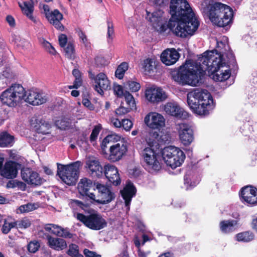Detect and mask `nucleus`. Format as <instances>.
Listing matches in <instances>:
<instances>
[{
	"label": "nucleus",
	"mask_w": 257,
	"mask_h": 257,
	"mask_svg": "<svg viewBox=\"0 0 257 257\" xmlns=\"http://www.w3.org/2000/svg\"><path fill=\"white\" fill-rule=\"evenodd\" d=\"M14 137L5 132L0 134V147H8L13 146Z\"/></svg>",
	"instance_id": "obj_33"
},
{
	"label": "nucleus",
	"mask_w": 257,
	"mask_h": 257,
	"mask_svg": "<svg viewBox=\"0 0 257 257\" xmlns=\"http://www.w3.org/2000/svg\"><path fill=\"white\" fill-rule=\"evenodd\" d=\"M157 13H153L152 14V17H150L149 21L152 23V25L158 24L159 22L161 17L157 16Z\"/></svg>",
	"instance_id": "obj_58"
},
{
	"label": "nucleus",
	"mask_w": 257,
	"mask_h": 257,
	"mask_svg": "<svg viewBox=\"0 0 257 257\" xmlns=\"http://www.w3.org/2000/svg\"><path fill=\"white\" fill-rule=\"evenodd\" d=\"M86 167L89 169V173L93 176L100 177L103 174V169L97 160H89L86 162Z\"/></svg>",
	"instance_id": "obj_27"
},
{
	"label": "nucleus",
	"mask_w": 257,
	"mask_h": 257,
	"mask_svg": "<svg viewBox=\"0 0 257 257\" xmlns=\"http://www.w3.org/2000/svg\"><path fill=\"white\" fill-rule=\"evenodd\" d=\"M101 130V126L100 124L94 126V128H93L90 136V141L91 143L93 144V145H94L93 143L95 142L97 139L98 136Z\"/></svg>",
	"instance_id": "obj_42"
},
{
	"label": "nucleus",
	"mask_w": 257,
	"mask_h": 257,
	"mask_svg": "<svg viewBox=\"0 0 257 257\" xmlns=\"http://www.w3.org/2000/svg\"><path fill=\"white\" fill-rule=\"evenodd\" d=\"M40 247L39 242L38 241L34 240L31 241L28 244V250L29 252L35 253L38 250Z\"/></svg>",
	"instance_id": "obj_46"
},
{
	"label": "nucleus",
	"mask_w": 257,
	"mask_h": 257,
	"mask_svg": "<svg viewBox=\"0 0 257 257\" xmlns=\"http://www.w3.org/2000/svg\"><path fill=\"white\" fill-rule=\"evenodd\" d=\"M18 223L19 228L26 229L29 227L31 225V222L30 219L26 217L21 220H18Z\"/></svg>",
	"instance_id": "obj_48"
},
{
	"label": "nucleus",
	"mask_w": 257,
	"mask_h": 257,
	"mask_svg": "<svg viewBox=\"0 0 257 257\" xmlns=\"http://www.w3.org/2000/svg\"><path fill=\"white\" fill-rule=\"evenodd\" d=\"M164 110L167 114L178 118L185 119L188 117V113L175 103H167L164 106Z\"/></svg>",
	"instance_id": "obj_23"
},
{
	"label": "nucleus",
	"mask_w": 257,
	"mask_h": 257,
	"mask_svg": "<svg viewBox=\"0 0 257 257\" xmlns=\"http://www.w3.org/2000/svg\"><path fill=\"white\" fill-rule=\"evenodd\" d=\"M132 109V107H130L128 106L127 107H125L124 106L120 105L118 108L116 109L115 112L116 115L121 116L129 112Z\"/></svg>",
	"instance_id": "obj_49"
},
{
	"label": "nucleus",
	"mask_w": 257,
	"mask_h": 257,
	"mask_svg": "<svg viewBox=\"0 0 257 257\" xmlns=\"http://www.w3.org/2000/svg\"><path fill=\"white\" fill-rule=\"evenodd\" d=\"M21 176L25 182L34 187L40 186L45 182V180L37 172L29 168L22 169Z\"/></svg>",
	"instance_id": "obj_16"
},
{
	"label": "nucleus",
	"mask_w": 257,
	"mask_h": 257,
	"mask_svg": "<svg viewBox=\"0 0 257 257\" xmlns=\"http://www.w3.org/2000/svg\"><path fill=\"white\" fill-rule=\"evenodd\" d=\"M83 253L86 257H101L100 254H97L95 251L90 250L88 249L85 248L83 250Z\"/></svg>",
	"instance_id": "obj_54"
},
{
	"label": "nucleus",
	"mask_w": 257,
	"mask_h": 257,
	"mask_svg": "<svg viewBox=\"0 0 257 257\" xmlns=\"http://www.w3.org/2000/svg\"><path fill=\"white\" fill-rule=\"evenodd\" d=\"M217 57H211L210 62L207 63L199 62L202 66H199V71L203 72V74L207 71L209 74L212 76V79L215 81L222 82L227 80L231 75V70L230 68H236L237 65L235 67H233L232 65H229L227 61H221L220 55L217 54L215 56Z\"/></svg>",
	"instance_id": "obj_5"
},
{
	"label": "nucleus",
	"mask_w": 257,
	"mask_h": 257,
	"mask_svg": "<svg viewBox=\"0 0 257 257\" xmlns=\"http://www.w3.org/2000/svg\"><path fill=\"white\" fill-rule=\"evenodd\" d=\"M82 104L89 109L92 110L94 108L93 104L91 101L87 98H84L82 100Z\"/></svg>",
	"instance_id": "obj_61"
},
{
	"label": "nucleus",
	"mask_w": 257,
	"mask_h": 257,
	"mask_svg": "<svg viewBox=\"0 0 257 257\" xmlns=\"http://www.w3.org/2000/svg\"><path fill=\"white\" fill-rule=\"evenodd\" d=\"M90 211H93L90 210L88 214L77 213L76 218L86 227L92 230H99L107 227V222L101 214L96 212L91 213Z\"/></svg>",
	"instance_id": "obj_10"
},
{
	"label": "nucleus",
	"mask_w": 257,
	"mask_h": 257,
	"mask_svg": "<svg viewBox=\"0 0 257 257\" xmlns=\"http://www.w3.org/2000/svg\"><path fill=\"white\" fill-rule=\"evenodd\" d=\"M24 96V88L20 84H15L3 91L0 99L3 104L10 107H15Z\"/></svg>",
	"instance_id": "obj_11"
},
{
	"label": "nucleus",
	"mask_w": 257,
	"mask_h": 257,
	"mask_svg": "<svg viewBox=\"0 0 257 257\" xmlns=\"http://www.w3.org/2000/svg\"><path fill=\"white\" fill-rule=\"evenodd\" d=\"M46 18L51 23L57 20H62L63 16L59 10L56 9L51 12V13Z\"/></svg>",
	"instance_id": "obj_40"
},
{
	"label": "nucleus",
	"mask_w": 257,
	"mask_h": 257,
	"mask_svg": "<svg viewBox=\"0 0 257 257\" xmlns=\"http://www.w3.org/2000/svg\"><path fill=\"white\" fill-rule=\"evenodd\" d=\"M6 21L11 27H14L16 25L15 20L14 17L11 15H8L6 17Z\"/></svg>",
	"instance_id": "obj_62"
},
{
	"label": "nucleus",
	"mask_w": 257,
	"mask_h": 257,
	"mask_svg": "<svg viewBox=\"0 0 257 257\" xmlns=\"http://www.w3.org/2000/svg\"><path fill=\"white\" fill-rule=\"evenodd\" d=\"M208 16L214 25L227 30L232 23L233 11L228 6L216 2L209 6Z\"/></svg>",
	"instance_id": "obj_6"
},
{
	"label": "nucleus",
	"mask_w": 257,
	"mask_h": 257,
	"mask_svg": "<svg viewBox=\"0 0 257 257\" xmlns=\"http://www.w3.org/2000/svg\"><path fill=\"white\" fill-rule=\"evenodd\" d=\"M121 137L115 134L108 135L102 140L100 147L104 157L111 162L120 160L127 152L124 142L120 141Z\"/></svg>",
	"instance_id": "obj_3"
},
{
	"label": "nucleus",
	"mask_w": 257,
	"mask_h": 257,
	"mask_svg": "<svg viewBox=\"0 0 257 257\" xmlns=\"http://www.w3.org/2000/svg\"><path fill=\"white\" fill-rule=\"evenodd\" d=\"M187 103L192 111L199 115H207L214 107L213 99L206 89H194L187 95Z\"/></svg>",
	"instance_id": "obj_2"
},
{
	"label": "nucleus",
	"mask_w": 257,
	"mask_h": 257,
	"mask_svg": "<svg viewBox=\"0 0 257 257\" xmlns=\"http://www.w3.org/2000/svg\"><path fill=\"white\" fill-rule=\"evenodd\" d=\"M217 54L220 55L221 61H227L229 65H232L233 67L236 66V61L235 55L232 50H230L228 44L222 41L217 42L216 49L203 53L199 57L200 62L207 63L210 62L211 57H216Z\"/></svg>",
	"instance_id": "obj_7"
},
{
	"label": "nucleus",
	"mask_w": 257,
	"mask_h": 257,
	"mask_svg": "<svg viewBox=\"0 0 257 257\" xmlns=\"http://www.w3.org/2000/svg\"><path fill=\"white\" fill-rule=\"evenodd\" d=\"M95 187L94 182L90 179L83 178L81 179L78 184V190L80 194L79 197L83 200L94 202V194L89 193L90 188Z\"/></svg>",
	"instance_id": "obj_15"
},
{
	"label": "nucleus",
	"mask_w": 257,
	"mask_h": 257,
	"mask_svg": "<svg viewBox=\"0 0 257 257\" xmlns=\"http://www.w3.org/2000/svg\"><path fill=\"white\" fill-rule=\"evenodd\" d=\"M123 96L128 107H132V109L136 107L135 98L129 92L125 91Z\"/></svg>",
	"instance_id": "obj_43"
},
{
	"label": "nucleus",
	"mask_w": 257,
	"mask_h": 257,
	"mask_svg": "<svg viewBox=\"0 0 257 257\" xmlns=\"http://www.w3.org/2000/svg\"><path fill=\"white\" fill-rule=\"evenodd\" d=\"M199 62V57L192 68L184 64L180 66L177 70L172 71V79L182 86H197L200 83L201 76L203 75V72L199 71V66H202Z\"/></svg>",
	"instance_id": "obj_4"
},
{
	"label": "nucleus",
	"mask_w": 257,
	"mask_h": 257,
	"mask_svg": "<svg viewBox=\"0 0 257 257\" xmlns=\"http://www.w3.org/2000/svg\"><path fill=\"white\" fill-rule=\"evenodd\" d=\"M89 78L95 82L94 90L101 95L104 94V91L110 89V82L106 75L102 72L99 73L96 75L92 72L91 70L88 71Z\"/></svg>",
	"instance_id": "obj_14"
},
{
	"label": "nucleus",
	"mask_w": 257,
	"mask_h": 257,
	"mask_svg": "<svg viewBox=\"0 0 257 257\" xmlns=\"http://www.w3.org/2000/svg\"><path fill=\"white\" fill-rule=\"evenodd\" d=\"M180 57V54L173 48H168L163 51L160 57L163 63L167 66H170L176 63Z\"/></svg>",
	"instance_id": "obj_24"
},
{
	"label": "nucleus",
	"mask_w": 257,
	"mask_h": 257,
	"mask_svg": "<svg viewBox=\"0 0 257 257\" xmlns=\"http://www.w3.org/2000/svg\"><path fill=\"white\" fill-rule=\"evenodd\" d=\"M148 146L144 148L141 153L143 159L144 165L146 170L149 172L158 171L161 168L160 153L161 151L159 148H156L153 144L147 141Z\"/></svg>",
	"instance_id": "obj_8"
},
{
	"label": "nucleus",
	"mask_w": 257,
	"mask_h": 257,
	"mask_svg": "<svg viewBox=\"0 0 257 257\" xmlns=\"http://www.w3.org/2000/svg\"><path fill=\"white\" fill-rule=\"evenodd\" d=\"M114 90L118 96L120 97L124 95V92L123 91V87L120 85L116 86L114 88Z\"/></svg>",
	"instance_id": "obj_59"
},
{
	"label": "nucleus",
	"mask_w": 257,
	"mask_h": 257,
	"mask_svg": "<svg viewBox=\"0 0 257 257\" xmlns=\"http://www.w3.org/2000/svg\"><path fill=\"white\" fill-rule=\"evenodd\" d=\"M84 202L77 200V199H70L69 202V206L73 210L74 213H77L78 211L87 210L89 206L93 204L94 202H90L86 200H83Z\"/></svg>",
	"instance_id": "obj_28"
},
{
	"label": "nucleus",
	"mask_w": 257,
	"mask_h": 257,
	"mask_svg": "<svg viewBox=\"0 0 257 257\" xmlns=\"http://www.w3.org/2000/svg\"><path fill=\"white\" fill-rule=\"evenodd\" d=\"M24 7L22 8V10L25 15L28 17L31 21L35 22V19L33 16L34 11V7L32 4H28L27 2L24 3Z\"/></svg>",
	"instance_id": "obj_37"
},
{
	"label": "nucleus",
	"mask_w": 257,
	"mask_h": 257,
	"mask_svg": "<svg viewBox=\"0 0 257 257\" xmlns=\"http://www.w3.org/2000/svg\"><path fill=\"white\" fill-rule=\"evenodd\" d=\"M23 99L33 105H40L46 101V98L41 93L33 90L24 91V96Z\"/></svg>",
	"instance_id": "obj_25"
},
{
	"label": "nucleus",
	"mask_w": 257,
	"mask_h": 257,
	"mask_svg": "<svg viewBox=\"0 0 257 257\" xmlns=\"http://www.w3.org/2000/svg\"><path fill=\"white\" fill-rule=\"evenodd\" d=\"M36 123L34 127L37 132L39 134H47L49 133V130L51 127V124L48 121L43 119L37 118L35 119Z\"/></svg>",
	"instance_id": "obj_32"
},
{
	"label": "nucleus",
	"mask_w": 257,
	"mask_h": 257,
	"mask_svg": "<svg viewBox=\"0 0 257 257\" xmlns=\"http://www.w3.org/2000/svg\"><path fill=\"white\" fill-rule=\"evenodd\" d=\"M59 44L61 48L65 47L68 44L67 37L65 34H61L58 38Z\"/></svg>",
	"instance_id": "obj_53"
},
{
	"label": "nucleus",
	"mask_w": 257,
	"mask_h": 257,
	"mask_svg": "<svg viewBox=\"0 0 257 257\" xmlns=\"http://www.w3.org/2000/svg\"><path fill=\"white\" fill-rule=\"evenodd\" d=\"M78 36L82 40L83 43H86L87 42V39L85 33L81 30H79L78 32Z\"/></svg>",
	"instance_id": "obj_64"
},
{
	"label": "nucleus",
	"mask_w": 257,
	"mask_h": 257,
	"mask_svg": "<svg viewBox=\"0 0 257 257\" xmlns=\"http://www.w3.org/2000/svg\"><path fill=\"white\" fill-rule=\"evenodd\" d=\"M19 166V164L15 161H7L1 170V175L9 179L15 178L18 174Z\"/></svg>",
	"instance_id": "obj_22"
},
{
	"label": "nucleus",
	"mask_w": 257,
	"mask_h": 257,
	"mask_svg": "<svg viewBox=\"0 0 257 257\" xmlns=\"http://www.w3.org/2000/svg\"><path fill=\"white\" fill-rule=\"evenodd\" d=\"M237 222L234 219L222 220L219 223L220 229L224 233H230L235 230Z\"/></svg>",
	"instance_id": "obj_31"
},
{
	"label": "nucleus",
	"mask_w": 257,
	"mask_h": 257,
	"mask_svg": "<svg viewBox=\"0 0 257 257\" xmlns=\"http://www.w3.org/2000/svg\"><path fill=\"white\" fill-rule=\"evenodd\" d=\"M53 227L56 229V231H52L53 234L64 238H71L73 237V234L67 229L63 228L56 225H53Z\"/></svg>",
	"instance_id": "obj_35"
},
{
	"label": "nucleus",
	"mask_w": 257,
	"mask_h": 257,
	"mask_svg": "<svg viewBox=\"0 0 257 257\" xmlns=\"http://www.w3.org/2000/svg\"><path fill=\"white\" fill-rule=\"evenodd\" d=\"M146 99L150 102L155 103L165 100L167 98L166 93L161 88L151 87L145 91Z\"/></svg>",
	"instance_id": "obj_20"
},
{
	"label": "nucleus",
	"mask_w": 257,
	"mask_h": 257,
	"mask_svg": "<svg viewBox=\"0 0 257 257\" xmlns=\"http://www.w3.org/2000/svg\"><path fill=\"white\" fill-rule=\"evenodd\" d=\"M161 155L166 165L172 169L179 167L185 159V155L179 148L170 146L161 150Z\"/></svg>",
	"instance_id": "obj_12"
},
{
	"label": "nucleus",
	"mask_w": 257,
	"mask_h": 257,
	"mask_svg": "<svg viewBox=\"0 0 257 257\" xmlns=\"http://www.w3.org/2000/svg\"><path fill=\"white\" fill-rule=\"evenodd\" d=\"M236 240L244 242H249L254 238V234L250 231H245L236 235Z\"/></svg>",
	"instance_id": "obj_34"
},
{
	"label": "nucleus",
	"mask_w": 257,
	"mask_h": 257,
	"mask_svg": "<svg viewBox=\"0 0 257 257\" xmlns=\"http://www.w3.org/2000/svg\"><path fill=\"white\" fill-rule=\"evenodd\" d=\"M184 185L185 186L186 189H189L193 188L196 186V184L194 182H192L191 179L188 175H185L184 177Z\"/></svg>",
	"instance_id": "obj_50"
},
{
	"label": "nucleus",
	"mask_w": 257,
	"mask_h": 257,
	"mask_svg": "<svg viewBox=\"0 0 257 257\" xmlns=\"http://www.w3.org/2000/svg\"><path fill=\"white\" fill-rule=\"evenodd\" d=\"M64 55L67 58L73 60L75 58V47L74 44L69 42L65 47H63Z\"/></svg>",
	"instance_id": "obj_36"
},
{
	"label": "nucleus",
	"mask_w": 257,
	"mask_h": 257,
	"mask_svg": "<svg viewBox=\"0 0 257 257\" xmlns=\"http://www.w3.org/2000/svg\"><path fill=\"white\" fill-rule=\"evenodd\" d=\"M133 126V122L128 119H122L121 126L126 131H129Z\"/></svg>",
	"instance_id": "obj_51"
},
{
	"label": "nucleus",
	"mask_w": 257,
	"mask_h": 257,
	"mask_svg": "<svg viewBox=\"0 0 257 257\" xmlns=\"http://www.w3.org/2000/svg\"><path fill=\"white\" fill-rule=\"evenodd\" d=\"M48 244L50 247L57 250H62L67 247L66 241L61 238H55L50 235L47 236Z\"/></svg>",
	"instance_id": "obj_30"
},
{
	"label": "nucleus",
	"mask_w": 257,
	"mask_h": 257,
	"mask_svg": "<svg viewBox=\"0 0 257 257\" xmlns=\"http://www.w3.org/2000/svg\"><path fill=\"white\" fill-rule=\"evenodd\" d=\"M144 122L148 127L154 130H160L165 125L163 116L155 112L148 113L144 118Z\"/></svg>",
	"instance_id": "obj_17"
},
{
	"label": "nucleus",
	"mask_w": 257,
	"mask_h": 257,
	"mask_svg": "<svg viewBox=\"0 0 257 257\" xmlns=\"http://www.w3.org/2000/svg\"><path fill=\"white\" fill-rule=\"evenodd\" d=\"M94 185L95 187L93 190L98 191L97 196L94 194V203L103 205L109 203L114 199L115 194L109 187L98 182H94Z\"/></svg>",
	"instance_id": "obj_13"
},
{
	"label": "nucleus",
	"mask_w": 257,
	"mask_h": 257,
	"mask_svg": "<svg viewBox=\"0 0 257 257\" xmlns=\"http://www.w3.org/2000/svg\"><path fill=\"white\" fill-rule=\"evenodd\" d=\"M136 188L133 184H127L123 189L121 191V195L124 200L125 205L130 209V205L132 197L136 194Z\"/></svg>",
	"instance_id": "obj_29"
},
{
	"label": "nucleus",
	"mask_w": 257,
	"mask_h": 257,
	"mask_svg": "<svg viewBox=\"0 0 257 257\" xmlns=\"http://www.w3.org/2000/svg\"><path fill=\"white\" fill-rule=\"evenodd\" d=\"M179 138L185 146L190 145L194 139V131L191 125L183 123L180 125Z\"/></svg>",
	"instance_id": "obj_18"
},
{
	"label": "nucleus",
	"mask_w": 257,
	"mask_h": 257,
	"mask_svg": "<svg viewBox=\"0 0 257 257\" xmlns=\"http://www.w3.org/2000/svg\"><path fill=\"white\" fill-rule=\"evenodd\" d=\"M153 63H154V62L150 58L146 59L144 61L143 68L146 74H150L153 72V70L155 67Z\"/></svg>",
	"instance_id": "obj_39"
},
{
	"label": "nucleus",
	"mask_w": 257,
	"mask_h": 257,
	"mask_svg": "<svg viewBox=\"0 0 257 257\" xmlns=\"http://www.w3.org/2000/svg\"><path fill=\"white\" fill-rule=\"evenodd\" d=\"M111 122L115 127L120 128L122 125V121H120L118 118H111Z\"/></svg>",
	"instance_id": "obj_60"
},
{
	"label": "nucleus",
	"mask_w": 257,
	"mask_h": 257,
	"mask_svg": "<svg viewBox=\"0 0 257 257\" xmlns=\"http://www.w3.org/2000/svg\"><path fill=\"white\" fill-rule=\"evenodd\" d=\"M103 174L108 181L114 186L120 184L121 179L117 168L114 165L107 164L104 166Z\"/></svg>",
	"instance_id": "obj_21"
},
{
	"label": "nucleus",
	"mask_w": 257,
	"mask_h": 257,
	"mask_svg": "<svg viewBox=\"0 0 257 257\" xmlns=\"http://www.w3.org/2000/svg\"><path fill=\"white\" fill-rule=\"evenodd\" d=\"M125 87L132 92L138 91L141 88V85L139 82L128 80L125 83Z\"/></svg>",
	"instance_id": "obj_41"
},
{
	"label": "nucleus",
	"mask_w": 257,
	"mask_h": 257,
	"mask_svg": "<svg viewBox=\"0 0 257 257\" xmlns=\"http://www.w3.org/2000/svg\"><path fill=\"white\" fill-rule=\"evenodd\" d=\"M61 20H57L51 23V24H53L56 29L60 31H63L64 30V26L61 23Z\"/></svg>",
	"instance_id": "obj_57"
},
{
	"label": "nucleus",
	"mask_w": 257,
	"mask_h": 257,
	"mask_svg": "<svg viewBox=\"0 0 257 257\" xmlns=\"http://www.w3.org/2000/svg\"><path fill=\"white\" fill-rule=\"evenodd\" d=\"M168 0H154V4L159 7H163L166 5Z\"/></svg>",
	"instance_id": "obj_63"
},
{
	"label": "nucleus",
	"mask_w": 257,
	"mask_h": 257,
	"mask_svg": "<svg viewBox=\"0 0 257 257\" xmlns=\"http://www.w3.org/2000/svg\"><path fill=\"white\" fill-rule=\"evenodd\" d=\"M150 138L149 142L155 147L159 148L161 145L164 144L169 141V136L162 132L152 131L150 133Z\"/></svg>",
	"instance_id": "obj_26"
},
{
	"label": "nucleus",
	"mask_w": 257,
	"mask_h": 257,
	"mask_svg": "<svg viewBox=\"0 0 257 257\" xmlns=\"http://www.w3.org/2000/svg\"><path fill=\"white\" fill-rule=\"evenodd\" d=\"M107 37L112 39V35L114 34V29L113 24L112 22L107 21Z\"/></svg>",
	"instance_id": "obj_56"
},
{
	"label": "nucleus",
	"mask_w": 257,
	"mask_h": 257,
	"mask_svg": "<svg viewBox=\"0 0 257 257\" xmlns=\"http://www.w3.org/2000/svg\"><path fill=\"white\" fill-rule=\"evenodd\" d=\"M22 185L25 186V184L21 181L16 180H10L7 184V187L8 188H14L16 186H21Z\"/></svg>",
	"instance_id": "obj_52"
},
{
	"label": "nucleus",
	"mask_w": 257,
	"mask_h": 257,
	"mask_svg": "<svg viewBox=\"0 0 257 257\" xmlns=\"http://www.w3.org/2000/svg\"><path fill=\"white\" fill-rule=\"evenodd\" d=\"M42 44L45 50L50 54L52 55H55L56 54V51L54 47L47 41L43 40Z\"/></svg>",
	"instance_id": "obj_47"
},
{
	"label": "nucleus",
	"mask_w": 257,
	"mask_h": 257,
	"mask_svg": "<svg viewBox=\"0 0 257 257\" xmlns=\"http://www.w3.org/2000/svg\"><path fill=\"white\" fill-rule=\"evenodd\" d=\"M81 162L76 161L66 165L57 163V175L68 185H74L78 179Z\"/></svg>",
	"instance_id": "obj_9"
},
{
	"label": "nucleus",
	"mask_w": 257,
	"mask_h": 257,
	"mask_svg": "<svg viewBox=\"0 0 257 257\" xmlns=\"http://www.w3.org/2000/svg\"><path fill=\"white\" fill-rule=\"evenodd\" d=\"M57 123L60 125V128L62 130H66L69 128L71 125L70 119L66 117H63L60 120H57Z\"/></svg>",
	"instance_id": "obj_45"
},
{
	"label": "nucleus",
	"mask_w": 257,
	"mask_h": 257,
	"mask_svg": "<svg viewBox=\"0 0 257 257\" xmlns=\"http://www.w3.org/2000/svg\"><path fill=\"white\" fill-rule=\"evenodd\" d=\"M67 253L70 256H78V255H82L79 253L78 246L74 243H71L69 246V249L67 251Z\"/></svg>",
	"instance_id": "obj_44"
},
{
	"label": "nucleus",
	"mask_w": 257,
	"mask_h": 257,
	"mask_svg": "<svg viewBox=\"0 0 257 257\" xmlns=\"http://www.w3.org/2000/svg\"><path fill=\"white\" fill-rule=\"evenodd\" d=\"M242 200L251 205L257 204V189L251 185L242 187L239 192Z\"/></svg>",
	"instance_id": "obj_19"
},
{
	"label": "nucleus",
	"mask_w": 257,
	"mask_h": 257,
	"mask_svg": "<svg viewBox=\"0 0 257 257\" xmlns=\"http://www.w3.org/2000/svg\"><path fill=\"white\" fill-rule=\"evenodd\" d=\"M11 230V227L7 219H5L4 221V224L2 227V232L5 234H8Z\"/></svg>",
	"instance_id": "obj_55"
},
{
	"label": "nucleus",
	"mask_w": 257,
	"mask_h": 257,
	"mask_svg": "<svg viewBox=\"0 0 257 257\" xmlns=\"http://www.w3.org/2000/svg\"><path fill=\"white\" fill-rule=\"evenodd\" d=\"M128 69V64L126 62H122L119 65L115 70V76L116 78L122 79L125 71Z\"/></svg>",
	"instance_id": "obj_38"
},
{
	"label": "nucleus",
	"mask_w": 257,
	"mask_h": 257,
	"mask_svg": "<svg viewBox=\"0 0 257 257\" xmlns=\"http://www.w3.org/2000/svg\"><path fill=\"white\" fill-rule=\"evenodd\" d=\"M169 13L171 18L168 24H162L161 33L168 29L178 37L186 38L192 36L198 28L199 23L187 0H170Z\"/></svg>",
	"instance_id": "obj_1"
}]
</instances>
